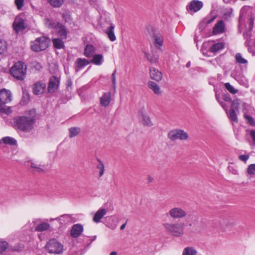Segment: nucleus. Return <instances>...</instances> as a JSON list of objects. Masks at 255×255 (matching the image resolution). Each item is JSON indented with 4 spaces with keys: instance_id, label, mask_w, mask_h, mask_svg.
I'll return each instance as SVG.
<instances>
[{
    "instance_id": "nucleus-1",
    "label": "nucleus",
    "mask_w": 255,
    "mask_h": 255,
    "mask_svg": "<svg viewBox=\"0 0 255 255\" xmlns=\"http://www.w3.org/2000/svg\"><path fill=\"white\" fill-rule=\"evenodd\" d=\"M165 231L169 235L176 237H181L185 232V224L181 221L173 222H165L162 224Z\"/></svg>"
},
{
    "instance_id": "nucleus-2",
    "label": "nucleus",
    "mask_w": 255,
    "mask_h": 255,
    "mask_svg": "<svg viewBox=\"0 0 255 255\" xmlns=\"http://www.w3.org/2000/svg\"><path fill=\"white\" fill-rule=\"evenodd\" d=\"M15 127L24 131H29L33 128V119L25 116L17 117L14 119Z\"/></svg>"
},
{
    "instance_id": "nucleus-3",
    "label": "nucleus",
    "mask_w": 255,
    "mask_h": 255,
    "mask_svg": "<svg viewBox=\"0 0 255 255\" xmlns=\"http://www.w3.org/2000/svg\"><path fill=\"white\" fill-rule=\"evenodd\" d=\"M11 75L18 80H23L26 77V66L22 61H18L10 68Z\"/></svg>"
},
{
    "instance_id": "nucleus-4",
    "label": "nucleus",
    "mask_w": 255,
    "mask_h": 255,
    "mask_svg": "<svg viewBox=\"0 0 255 255\" xmlns=\"http://www.w3.org/2000/svg\"><path fill=\"white\" fill-rule=\"evenodd\" d=\"M44 248L49 254L59 255L63 252V245L55 239L49 240L46 243Z\"/></svg>"
},
{
    "instance_id": "nucleus-5",
    "label": "nucleus",
    "mask_w": 255,
    "mask_h": 255,
    "mask_svg": "<svg viewBox=\"0 0 255 255\" xmlns=\"http://www.w3.org/2000/svg\"><path fill=\"white\" fill-rule=\"evenodd\" d=\"M12 94L9 90L4 88L0 90V112L6 113V105L12 101Z\"/></svg>"
},
{
    "instance_id": "nucleus-6",
    "label": "nucleus",
    "mask_w": 255,
    "mask_h": 255,
    "mask_svg": "<svg viewBox=\"0 0 255 255\" xmlns=\"http://www.w3.org/2000/svg\"><path fill=\"white\" fill-rule=\"evenodd\" d=\"M49 42V39L45 36L38 37L31 42V49L35 52L44 50L48 47Z\"/></svg>"
},
{
    "instance_id": "nucleus-7",
    "label": "nucleus",
    "mask_w": 255,
    "mask_h": 255,
    "mask_svg": "<svg viewBox=\"0 0 255 255\" xmlns=\"http://www.w3.org/2000/svg\"><path fill=\"white\" fill-rule=\"evenodd\" d=\"M168 137L172 141L177 139L181 140H187L188 137V133L184 130L180 129H175L170 130L168 134Z\"/></svg>"
},
{
    "instance_id": "nucleus-8",
    "label": "nucleus",
    "mask_w": 255,
    "mask_h": 255,
    "mask_svg": "<svg viewBox=\"0 0 255 255\" xmlns=\"http://www.w3.org/2000/svg\"><path fill=\"white\" fill-rule=\"evenodd\" d=\"M167 214L171 218L174 219H183L187 215V212L179 207L172 208L169 210Z\"/></svg>"
},
{
    "instance_id": "nucleus-9",
    "label": "nucleus",
    "mask_w": 255,
    "mask_h": 255,
    "mask_svg": "<svg viewBox=\"0 0 255 255\" xmlns=\"http://www.w3.org/2000/svg\"><path fill=\"white\" fill-rule=\"evenodd\" d=\"M13 29L18 33L25 29L24 20L20 17L15 18L13 23Z\"/></svg>"
},
{
    "instance_id": "nucleus-10",
    "label": "nucleus",
    "mask_w": 255,
    "mask_h": 255,
    "mask_svg": "<svg viewBox=\"0 0 255 255\" xmlns=\"http://www.w3.org/2000/svg\"><path fill=\"white\" fill-rule=\"evenodd\" d=\"M59 81L57 77L55 76H52L49 81L48 85V91L50 93L55 92L59 87Z\"/></svg>"
},
{
    "instance_id": "nucleus-11",
    "label": "nucleus",
    "mask_w": 255,
    "mask_h": 255,
    "mask_svg": "<svg viewBox=\"0 0 255 255\" xmlns=\"http://www.w3.org/2000/svg\"><path fill=\"white\" fill-rule=\"evenodd\" d=\"M46 84L41 81H38L34 83L32 87L33 92L35 95H39L43 94L45 89Z\"/></svg>"
},
{
    "instance_id": "nucleus-12",
    "label": "nucleus",
    "mask_w": 255,
    "mask_h": 255,
    "mask_svg": "<svg viewBox=\"0 0 255 255\" xmlns=\"http://www.w3.org/2000/svg\"><path fill=\"white\" fill-rule=\"evenodd\" d=\"M203 6V3L201 1L193 0L191 1L189 4L187 6V9L189 11L197 12Z\"/></svg>"
},
{
    "instance_id": "nucleus-13",
    "label": "nucleus",
    "mask_w": 255,
    "mask_h": 255,
    "mask_svg": "<svg viewBox=\"0 0 255 255\" xmlns=\"http://www.w3.org/2000/svg\"><path fill=\"white\" fill-rule=\"evenodd\" d=\"M149 75L151 79L159 82L162 78V74L158 69L154 67H151L149 69Z\"/></svg>"
},
{
    "instance_id": "nucleus-14",
    "label": "nucleus",
    "mask_w": 255,
    "mask_h": 255,
    "mask_svg": "<svg viewBox=\"0 0 255 255\" xmlns=\"http://www.w3.org/2000/svg\"><path fill=\"white\" fill-rule=\"evenodd\" d=\"M83 231V226L80 224H75L74 225L71 230V236L73 238H77L79 237Z\"/></svg>"
},
{
    "instance_id": "nucleus-15",
    "label": "nucleus",
    "mask_w": 255,
    "mask_h": 255,
    "mask_svg": "<svg viewBox=\"0 0 255 255\" xmlns=\"http://www.w3.org/2000/svg\"><path fill=\"white\" fill-rule=\"evenodd\" d=\"M107 210L105 208L99 209L95 214L93 220L95 223H98L101 222V220L107 214Z\"/></svg>"
},
{
    "instance_id": "nucleus-16",
    "label": "nucleus",
    "mask_w": 255,
    "mask_h": 255,
    "mask_svg": "<svg viewBox=\"0 0 255 255\" xmlns=\"http://www.w3.org/2000/svg\"><path fill=\"white\" fill-rule=\"evenodd\" d=\"M225 24L222 20L218 22L214 26L213 30V33L217 34L223 33L224 31Z\"/></svg>"
},
{
    "instance_id": "nucleus-17",
    "label": "nucleus",
    "mask_w": 255,
    "mask_h": 255,
    "mask_svg": "<svg viewBox=\"0 0 255 255\" xmlns=\"http://www.w3.org/2000/svg\"><path fill=\"white\" fill-rule=\"evenodd\" d=\"M111 101V93L107 92L103 94L100 99V103L103 107H107Z\"/></svg>"
},
{
    "instance_id": "nucleus-18",
    "label": "nucleus",
    "mask_w": 255,
    "mask_h": 255,
    "mask_svg": "<svg viewBox=\"0 0 255 255\" xmlns=\"http://www.w3.org/2000/svg\"><path fill=\"white\" fill-rule=\"evenodd\" d=\"M95 48L91 44H87L84 49V54L88 58H91L95 53Z\"/></svg>"
},
{
    "instance_id": "nucleus-19",
    "label": "nucleus",
    "mask_w": 255,
    "mask_h": 255,
    "mask_svg": "<svg viewBox=\"0 0 255 255\" xmlns=\"http://www.w3.org/2000/svg\"><path fill=\"white\" fill-rule=\"evenodd\" d=\"M115 26L113 24H111L110 26L107 27L105 32L107 34L108 38L111 41H114L116 39V37L114 32V29Z\"/></svg>"
},
{
    "instance_id": "nucleus-20",
    "label": "nucleus",
    "mask_w": 255,
    "mask_h": 255,
    "mask_svg": "<svg viewBox=\"0 0 255 255\" xmlns=\"http://www.w3.org/2000/svg\"><path fill=\"white\" fill-rule=\"evenodd\" d=\"M90 62L89 61L85 58H78L76 61V64H77L76 71H78L79 69L83 68L84 67L90 64Z\"/></svg>"
},
{
    "instance_id": "nucleus-21",
    "label": "nucleus",
    "mask_w": 255,
    "mask_h": 255,
    "mask_svg": "<svg viewBox=\"0 0 255 255\" xmlns=\"http://www.w3.org/2000/svg\"><path fill=\"white\" fill-rule=\"evenodd\" d=\"M153 38L154 40V45L158 49L162 46L163 38L158 34H153Z\"/></svg>"
},
{
    "instance_id": "nucleus-22",
    "label": "nucleus",
    "mask_w": 255,
    "mask_h": 255,
    "mask_svg": "<svg viewBox=\"0 0 255 255\" xmlns=\"http://www.w3.org/2000/svg\"><path fill=\"white\" fill-rule=\"evenodd\" d=\"M59 35L62 38H66L67 36V31L64 25L60 23H58V25L55 28Z\"/></svg>"
},
{
    "instance_id": "nucleus-23",
    "label": "nucleus",
    "mask_w": 255,
    "mask_h": 255,
    "mask_svg": "<svg viewBox=\"0 0 255 255\" xmlns=\"http://www.w3.org/2000/svg\"><path fill=\"white\" fill-rule=\"evenodd\" d=\"M148 86L149 89L153 91L154 94L158 95L161 94L160 87L157 85V84L155 82L152 81H149L148 83Z\"/></svg>"
},
{
    "instance_id": "nucleus-24",
    "label": "nucleus",
    "mask_w": 255,
    "mask_h": 255,
    "mask_svg": "<svg viewBox=\"0 0 255 255\" xmlns=\"http://www.w3.org/2000/svg\"><path fill=\"white\" fill-rule=\"evenodd\" d=\"M90 62L95 65H100L103 62V56L102 54L93 55V58Z\"/></svg>"
},
{
    "instance_id": "nucleus-25",
    "label": "nucleus",
    "mask_w": 255,
    "mask_h": 255,
    "mask_svg": "<svg viewBox=\"0 0 255 255\" xmlns=\"http://www.w3.org/2000/svg\"><path fill=\"white\" fill-rule=\"evenodd\" d=\"M224 47V44L222 42H219L213 44L210 48V51L213 53H216L219 50L223 49Z\"/></svg>"
},
{
    "instance_id": "nucleus-26",
    "label": "nucleus",
    "mask_w": 255,
    "mask_h": 255,
    "mask_svg": "<svg viewBox=\"0 0 255 255\" xmlns=\"http://www.w3.org/2000/svg\"><path fill=\"white\" fill-rule=\"evenodd\" d=\"M81 129L79 127H71L69 128V137L73 138L77 136L81 132Z\"/></svg>"
},
{
    "instance_id": "nucleus-27",
    "label": "nucleus",
    "mask_w": 255,
    "mask_h": 255,
    "mask_svg": "<svg viewBox=\"0 0 255 255\" xmlns=\"http://www.w3.org/2000/svg\"><path fill=\"white\" fill-rule=\"evenodd\" d=\"M182 255H197V252L193 247H188L183 250Z\"/></svg>"
},
{
    "instance_id": "nucleus-28",
    "label": "nucleus",
    "mask_w": 255,
    "mask_h": 255,
    "mask_svg": "<svg viewBox=\"0 0 255 255\" xmlns=\"http://www.w3.org/2000/svg\"><path fill=\"white\" fill-rule=\"evenodd\" d=\"M142 122L145 126L150 127L153 126L152 122L149 117L143 114H142Z\"/></svg>"
},
{
    "instance_id": "nucleus-29",
    "label": "nucleus",
    "mask_w": 255,
    "mask_h": 255,
    "mask_svg": "<svg viewBox=\"0 0 255 255\" xmlns=\"http://www.w3.org/2000/svg\"><path fill=\"white\" fill-rule=\"evenodd\" d=\"M50 227V225L48 223H41L38 225L35 228L37 232H43L47 230Z\"/></svg>"
},
{
    "instance_id": "nucleus-30",
    "label": "nucleus",
    "mask_w": 255,
    "mask_h": 255,
    "mask_svg": "<svg viewBox=\"0 0 255 255\" xmlns=\"http://www.w3.org/2000/svg\"><path fill=\"white\" fill-rule=\"evenodd\" d=\"M2 142L5 144L14 145L16 144V140L9 136L4 137L2 138Z\"/></svg>"
},
{
    "instance_id": "nucleus-31",
    "label": "nucleus",
    "mask_w": 255,
    "mask_h": 255,
    "mask_svg": "<svg viewBox=\"0 0 255 255\" xmlns=\"http://www.w3.org/2000/svg\"><path fill=\"white\" fill-rule=\"evenodd\" d=\"M54 47L57 49H61L64 47V43L60 38H55L52 40Z\"/></svg>"
},
{
    "instance_id": "nucleus-32",
    "label": "nucleus",
    "mask_w": 255,
    "mask_h": 255,
    "mask_svg": "<svg viewBox=\"0 0 255 255\" xmlns=\"http://www.w3.org/2000/svg\"><path fill=\"white\" fill-rule=\"evenodd\" d=\"M6 42L2 39H0V54H4L7 52Z\"/></svg>"
},
{
    "instance_id": "nucleus-33",
    "label": "nucleus",
    "mask_w": 255,
    "mask_h": 255,
    "mask_svg": "<svg viewBox=\"0 0 255 255\" xmlns=\"http://www.w3.org/2000/svg\"><path fill=\"white\" fill-rule=\"evenodd\" d=\"M45 24L49 28H55L58 25V23H56L53 20L48 18L45 19Z\"/></svg>"
},
{
    "instance_id": "nucleus-34",
    "label": "nucleus",
    "mask_w": 255,
    "mask_h": 255,
    "mask_svg": "<svg viewBox=\"0 0 255 255\" xmlns=\"http://www.w3.org/2000/svg\"><path fill=\"white\" fill-rule=\"evenodd\" d=\"M98 161L99 162V164L97 165L96 167L97 168L99 169V176L102 177L105 171L104 165L100 159H98Z\"/></svg>"
},
{
    "instance_id": "nucleus-35",
    "label": "nucleus",
    "mask_w": 255,
    "mask_h": 255,
    "mask_svg": "<svg viewBox=\"0 0 255 255\" xmlns=\"http://www.w3.org/2000/svg\"><path fill=\"white\" fill-rule=\"evenodd\" d=\"M240 105V101L239 99L234 100L232 102V105L231 106V110L233 111H239V108Z\"/></svg>"
},
{
    "instance_id": "nucleus-36",
    "label": "nucleus",
    "mask_w": 255,
    "mask_h": 255,
    "mask_svg": "<svg viewBox=\"0 0 255 255\" xmlns=\"http://www.w3.org/2000/svg\"><path fill=\"white\" fill-rule=\"evenodd\" d=\"M49 3L55 7H59L63 3V0H48Z\"/></svg>"
},
{
    "instance_id": "nucleus-37",
    "label": "nucleus",
    "mask_w": 255,
    "mask_h": 255,
    "mask_svg": "<svg viewBox=\"0 0 255 255\" xmlns=\"http://www.w3.org/2000/svg\"><path fill=\"white\" fill-rule=\"evenodd\" d=\"M144 55L147 60L151 63H155L157 62L158 58L154 56H151L148 53L144 52Z\"/></svg>"
},
{
    "instance_id": "nucleus-38",
    "label": "nucleus",
    "mask_w": 255,
    "mask_h": 255,
    "mask_svg": "<svg viewBox=\"0 0 255 255\" xmlns=\"http://www.w3.org/2000/svg\"><path fill=\"white\" fill-rule=\"evenodd\" d=\"M226 89L233 94H235L238 92V90L235 89L229 83H226L224 84Z\"/></svg>"
},
{
    "instance_id": "nucleus-39",
    "label": "nucleus",
    "mask_w": 255,
    "mask_h": 255,
    "mask_svg": "<svg viewBox=\"0 0 255 255\" xmlns=\"http://www.w3.org/2000/svg\"><path fill=\"white\" fill-rule=\"evenodd\" d=\"M235 57L237 62L239 64H247L248 62L247 60L243 58L239 53L236 54Z\"/></svg>"
},
{
    "instance_id": "nucleus-40",
    "label": "nucleus",
    "mask_w": 255,
    "mask_h": 255,
    "mask_svg": "<svg viewBox=\"0 0 255 255\" xmlns=\"http://www.w3.org/2000/svg\"><path fill=\"white\" fill-rule=\"evenodd\" d=\"M236 111H233V110H230L229 118L230 119L235 122L237 123L238 122V118L237 116Z\"/></svg>"
},
{
    "instance_id": "nucleus-41",
    "label": "nucleus",
    "mask_w": 255,
    "mask_h": 255,
    "mask_svg": "<svg viewBox=\"0 0 255 255\" xmlns=\"http://www.w3.org/2000/svg\"><path fill=\"white\" fill-rule=\"evenodd\" d=\"M30 167L35 169L37 172L39 173L43 172V170L40 167V165L37 164L34 162H30Z\"/></svg>"
},
{
    "instance_id": "nucleus-42",
    "label": "nucleus",
    "mask_w": 255,
    "mask_h": 255,
    "mask_svg": "<svg viewBox=\"0 0 255 255\" xmlns=\"http://www.w3.org/2000/svg\"><path fill=\"white\" fill-rule=\"evenodd\" d=\"M244 118L247 120V123L252 126H255V122L253 118L248 115H244Z\"/></svg>"
},
{
    "instance_id": "nucleus-43",
    "label": "nucleus",
    "mask_w": 255,
    "mask_h": 255,
    "mask_svg": "<svg viewBox=\"0 0 255 255\" xmlns=\"http://www.w3.org/2000/svg\"><path fill=\"white\" fill-rule=\"evenodd\" d=\"M8 248V244L5 241L0 242V253L2 254Z\"/></svg>"
},
{
    "instance_id": "nucleus-44",
    "label": "nucleus",
    "mask_w": 255,
    "mask_h": 255,
    "mask_svg": "<svg viewBox=\"0 0 255 255\" xmlns=\"http://www.w3.org/2000/svg\"><path fill=\"white\" fill-rule=\"evenodd\" d=\"M247 172L251 175L255 174V164H250L247 168Z\"/></svg>"
},
{
    "instance_id": "nucleus-45",
    "label": "nucleus",
    "mask_w": 255,
    "mask_h": 255,
    "mask_svg": "<svg viewBox=\"0 0 255 255\" xmlns=\"http://www.w3.org/2000/svg\"><path fill=\"white\" fill-rule=\"evenodd\" d=\"M15 4L18 9H20L23 6L24 0H15Z\"/></svg>"
},
{
    "instance_id": "nucleus-46",
    "label": "nucleus",
    "mask_w": 255,
    "mask_h": 255,
    "mask_svg": "<svg viewBox=\"0 0 255 255\" xmlns=\"http://www.w3.org/2000/svg\"><path fill=\"white\" fill-rule=\"evenodd\" d=\"M116 69H115L114 72L112 74V80L113 83V87L114 90L116 89Z\"/></svg>"
},
{
    "instance_id": "nucleus-47",
    "label": "nucleus",
    "mask_w": 255,
    "mask_h": 255,
    "mask_svg": "<svg viewBox=\"0 0 255 255\" xmlns=\"http://www.w3.org/2000/svg\"><path fill=\"white\" fill-rule=\"evenodd\" d=\"M249 158V155H241L239 156V159L245 162Z\"/></svg>"
},
{
    "instance_id": "nucleus-48",
    "label": "nucleus",
    "mask_w": 255,
    "mask_h": 255,
    "mask_svg": "<svg viewBox=\"0 0 255 255\" xmlns=\"http://www.w3.org/2000/svg\"><path fill=\"white\" fill-rule=\"evenodd\" d=\"M216 16H214L210 19L206 18L205 19V22L206 24H209L212 23V22H213L214 21V20L216 19Z\"/></svg>"
},
{
    "instance_id": "nucleus-49",
    "label": "nucleus",
    "mask_w": 255,
    "mask_h": 255,
    "mask_svg": "<svg viewBox=\"0 0 255 255\" xmlns=\"http://www.w3.org/2000/svg\"><path fill=\"white\" fill-rule=\"evenodd\" d=\"M250 134H251L252 138H253V139L254 140V144H255V130H251Z\"/></svg>"
},
{
    "instance_id": "nucleus-50",
    "label": "nucleus",
    "mask_w": 255,
    "mask_h": 255,
    "mask_svg": "<svg viewBox=\"0 0 255 255\" xmlns=\"http://www.w3.org/2000/svg\"><path fill=\"white\" fill-rule=\"evenodd\" d=\"M224 100L226 101V102H232V99L230 97V96H225L224 97Z\"/></svg>"
},
{
    "instance_id": "nucleus-51",
    "label": "nucleus",
    "mask_w": 255,
    "mask_h": 255,
    "mask_svg": "<svg viewBox=\"0 0 255 255\" xmlns=\"http://www.w3.org/2000/svg\"><path fill=\"white\" fill-rule=\"evenodd\" d=\"M34 67L35 68L38 70H40L42 68V66L38 63H36Z\"/></svg>"
},
{
    "instance_id": "nucleus-52",
    "label": "nucleus",
    "mask_w": 255,
    "mask_h": 255,
    "mask_svg": "<svg viewBox=\"0 0 255 255\" xmlns=\"http://www.w3.org/2000/svg\"><path fill=\"white\" fill-rule=\"evenodd\" d=\"M23 247L22 246V247H20V249H18L16 247H14L12 249V251L19 252L23 249Z\"/></svg>"
},
{
    "instance_id": "nucleus-53",
    "label": "nucleus",
    "mask_w": 255,
    "mask_h": 255,
    "mask_svg": "<svg viewBox=\"0 0 255 255\" xmlns=\"http://www.w3.org/2000/svg\"><path fill=\"white\" fill-rule=\"evenodd\" d=\"M147 180H148V181L149 183L150 182H151L153 181V178L151 176H149L148 177H147Z\"/></svg>"
},
{
    "instance_id": "nucleus-54",
    "label": "nucleus",
    "mask_w": 255,
    "mask_h": 255,
    "mask_svg": "<svg viewBox=\"0 0 255 255\" xmlns=\"http://www.w3.org/2000/svg\"><path fill=\"white\" fill-rule=\"evenodd\" d=\"M126 224H127V222H126L125 224H123V225L121 226V227H120V229H121V230H124V229L125 228V227H126Z\"/></svg>"
},
{
    "instance_id": "nucleus-55",
    "label": "nucleus",
    "mask_w": 255,
    "mask_h": 255,
    "mask_svg": "<svg viewBox=\"0 0 255 255\" xmlns=\"http://www.w3.org/2000/svg\"><path fill=\"white\" fill-rule=\"evenodd\" d=\"M221 106H222V107L224 109H226V104H225L224 103H221Z\"/></svg>"
},
{
    "instance_id": "nucleus-56",
    "label": "nucleus",
    "mask_w": 255,
    "mask_h": 255,
    "mask_svg": "<svg viewBox=\"0 0 255 255\" xmlns=\"http://www.w3.org/2000/svg\"><path fill=\"white\" fill-rule=\"evenodd\" d=\"M110 255H117V253L116 252H112L110 253Z\"/></svg>"
},
{
    "instance_id": "nucleus-57",
    "label": "nucleus",
    "mask_w": 255,
    "mask_h": 255,
    "mask_svg": "<svg viewBox=\"0 0 255 255\" xmlns=\"http://www.w3.org/2000/svg\"><path fill=\"white\" fill-rule=\"evenodd\" d=\"M190 65H191V63H190V62H188L187 64H186V67H189L190 66Z\"/></svg>"
},
{
    "instance_id": "nucleus-58",
    "label": "nucleus",
    "mask_w": 255,
    "mask_h": 255,
    "mask_svg": "<svg viewBox=\"0 0 255 255\" xmlns=\"http://www.w3.org/2000/svg\"><path fill=\"white\" fill-rule=\"evenodd\" d=\"M203 24V22H202L201 23H200V24L199 25V29H201L202 27V24Z\"/></svg>"
}]
</instances>
